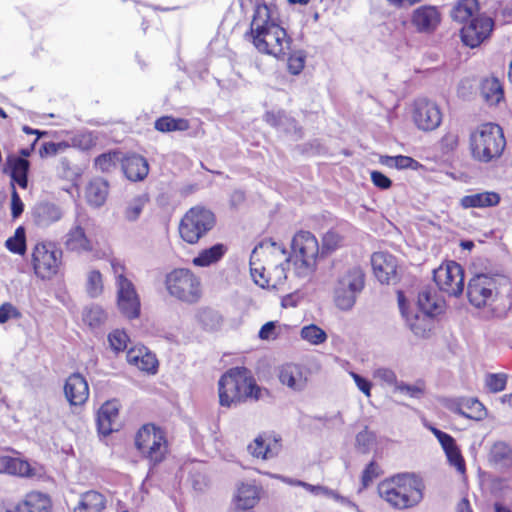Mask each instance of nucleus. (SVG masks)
Returning <instances> with one entry per match:
<instances>
[{
    "label": "nucleus",
    "mask_w": 512,
    "mask_h": 512,
    "mask_svg": "<svg viewBox=\"0 0 512 512\" xmlns=\"http://www.w3.org/2000/svg\"><path fill=\"white\" fill-rule=\"evenodd\" d=\"M15 512H52V500L48 494L33 491L16 505Z\"/></svg>",
    "instance_id": "24"
},
{
    "label": "nucleus",
    "mask_w": 512,
    "mask_h": 512,
    "mask_svg": "<svg viewBox=\"0 0 512 512\" xmlns=\"http://www.w3.org/2000/svg\"><path fill=\"white\" fill-rule=\"evenodd\" d=\"M379 476V466L375 461L369 462L362 472L361 482L363 487H368L370 483Z\"/></svg>",
    "instance_id": "57"
},
{
    "label": "nucleus",
    "mask_w": 512,
    "mask_h": 512,
    "mask_svg": "<svg viewBox=\"0 0 512 512\" xmlns=\"http://www.w3.org/2000/svg\"><path fill=\"white\" fill-rule=\"evenodd\" d=\"M197 321L205 330H216L221 324L220 314L211 308H201L196 315Z\"/></svg>",
    "instance_id": "42"
},
{
    "label": "nucleus",
    "mask_w": 512,
    "mask_h": 512,
    "mask_svg": "<svg viewBox=\"0 0 512 512\" xmlns=\"http://www.w3.org/2000/svg\"><path fill=\"white\" fill-rule=\"evenodd\" d=\"M248 373L245 367H234L221 376L218 382L221 406L229 408L249 397L259 398L260 389Z\"/></svg>",
    "instance_id": "4"
},
{
    "label": "nucleus",
    "mask_w": 512,
    "mask_h": 512,
    "mask_svg": "<svg viewBox=\"0 0 512 512\" xmlns=\"http://www.w3.org/2000/svg\"><path fill=\"white\" fill-rule=\"evenodd\" d=\"M309 369L294 363H287L279 367L278 378L282 385L294 392H302L308 384Z\"/></svg>",
    "instance_id": "16"
},
{
    "label": "nucleus",
    "mask_w": 512,
    "mask_h": 512,
    "mask_svg": "<svg viewBox=\"0 0 512 512\" xmlns=\"http://www.w3.org/2000/svg\"><path fill=\"white\" fill-rule=\"evenodd\" d=\"M0 473L29 477L32 475V468L25 460L3 455L0 456Z\"/></svg>",
    "instance_id": "34"
},
{
    "label": "nucleus",
    "mask_w": 512,
    "mask_h": 512,
    "mask_svg": "<svg viewBox=\"0 0 512 512\" xmlns=\"http://www.w3.org/2000/svg\"><path fill=\"white\" fill-rule=\"evenodd\" d=\"M341 236L335 231H328L323 236V249L326 251L335 250L341 243Z\"/></svg>",
    "instance_id": "59"
},
{
    "label": "nucleus",
    "mask_w": 512,
    "mask_h": 512,
    "mask_svg": "<svg viewBox=\"0 0 512 512\" xmlns=\"http://www.w3.org/2000/svg\"><path fill=\"white\" fill-rule=\"evenodd\" d=\"M127 362L148 374H155L158 368V361L153 353L146 347H133L127 351Z\"/></svg>",
    "instance_id": "23"
},
{
    "label": "nucleus",
    "mask_w": 512,
    "mask_h": 512,
    "mask_svg": "<svg viewBox=\"0 0 512 512\" xmlns=\"http://www.w3.org/2000/svg\"><path fill=\"white\" fill-rule=\"evenodd\" d=\"M424 484L412 473H401L378 486L380 497L395 509L404 510L418 505L423 499Z\"/></svg>",
    "instance_id": "3"
},
{
    "label": "nucleus",
    "mask_w": 512,
    "mask_h": 512,
    "mask_svg": "<svg viewBox=\"0 0 512 512\" xmlns=\"http://www.w3.org/2000/svg\"><path fill=\"white\" fill-rule=\"evenodd\" d=\"M165 286L171 297L183 303L194 304L201 298V280L189 269L172 270L166 275Z\"/></svg>",
    "instance_id": "8"
},
{
    "label": "nucleus",
    "mask_w": 512,
    "mask_h": 512,
    "mask_svg": "<svg viewBox=\"0 0 512 512\" xmlns=\"http://www.w3.org/2000/svg\"><path fill=\"white\" fill-rule=\"evenodd\" d=\"M62 260V250L52 242L37 243L32 252V264L35 274L49 279L57 274Z\"/></svg>",
    "instance_id": "12"
},
{
    "label": "nucleus",
    "mask_w": 512,
    "mask_h": 512,
    "mask_svg": "<svg viewBox=\"0 0 512 512\" xmlns=\"http://www.w3.org/2000/svg\"><path fill=\"white\" fill-rule=\"evenodd\" d=\"M248 35L262 54L277 59H284L289 54L291 38L282 26L275 0H255Z\"/></svg>",
    "instance_id": "1"
},
{
    "label": "nucleus",
    "mask_w": 512,
    "mask_h": 512,
    "mask_svg": "<svg viewBox=\"0 0 512 512\" xmlns=\"http://www.w3.org/2000/svg\"><path fill=\"white\" fill-rule=\"evenodd\" d=\"M489 457L495 464H504L512 459V449L503 441L496 442L491 447Z\"/></svg>",
    "instance_id": "47"
},
{
    "label": "nucleus",
    "mask_w": 512,
    "mask_h": 512,
    "mask_svg": "<svg viewBox=\"0 0 512 512\" xmlns=\"http://www.w3.org/2000/svg\"><path fill=\"white\" fill-rule=\"evenodd\" d=\"M64 394L70 405L78 406L84 404L89 397V386L85 377L80 373L71 374L66 379Z\"/></svg>",
    "instance_id": "20"
},
{
    "label": "nucleus",
    "mask_w": 512,
    "mask_h": 512,
    "mask_svg": "<svg viewBox=\"0 0 512 512\" xmlns=\"http://www.w3.org/2000/svg\"><path fill=\"white\" fill-rule=\"evenodd\" d=\"M64 215L60 205L50 201H40L35 204L32 216L38 227L46 228L60 221Z\"/></svg>",
    "instance_id": "21"
},
{
    "label": "nucleus",
    "mask_w": 512,
    "mask_h": 512,
    "mask_svg": "<svg viewBox=\"0 0 512 512\" xmlns=\"http://www.w3.org/2000/svg\"><path fill=\"white\" fill-rule=\"evenodd\" d=\"M413 119L420 130L432 131L440 126L442 113L435 102L420 98L414 103Z\"/></svg>",
    "instance_id": "15"
},
{
    "label": "nucleus",
    "mask_w": 512,
    "mask_h": 512,
    "mask_svg": "<svg viewBox=\"0 0 512 512\" xmlns=\"http://www.w3.org/2000/svg\"><path fill=\"white\" fill-rule=\"evenodd\" d=\"M281 449L278 439L272 436L260 435L248 446L249 452L257 458L268 459L276 456Z\"/></svg>",
    "instance_id": "26"
},
{
    "label": "nucleus",
    "mask_w": 512,
    "mask_h": 512,
    "mask_svg": "<svg viewBox=\"0 0 512 512\" xmlns=\"http://www.w3.org/2000/svg\"><path fill=\"white\" fill-rule=\"evenodd\" d=\"M260 499V488L253 482L241 483L235 496L233 509L252 510Z\"/></svg>",
    "instance_id": "28"
},
{
    "label": "nucleus",
    "mask_w": 512,
    "mask_h": 512,
    "mask_svg": "<svg viewBox=\"0 0 512 512\" xmlns=\"http://www.w3.org/2000/svg\"><path fill=\"white\" fill-rule=\"evenodd\" d=\"M417 305L420 312L432 315H438L443 309V301L430 288H423L419 292Z\"/></svg>",
    "instance_id": "31"
},
{
    "label": "nucleus",
    "mask_w": 512,
    "mask_h": 512,
    "mask_svg": "<svg viewBox=\"0 0 512 512\" xmlns=\"http://www.w3.org/2000/svg\"><path fill=\"white\" fill-rule=\"evenodd\" d=\"M501 197L494 191H483L465 195L460 199V205L464 209L495 207L500 203Z\"/></svg>",
    "instance_id": "29"
},
{
    "label": "nucleus",
    "mask_w": 512,
    "mask_h": 512,
    "mask_svg": "<svg viewBox=\"0 0 512 512\" xmlns=\"http://www.w3.org/2000/svg\"><path fill=\"white\" fill-rule=\"evenodd\" d=\"M257 269H251L252 277L254 278V281L257 285H259L262 288L270 287L276 288L279 285H282L284 280L287 278L286 274V268L284 267V264L276 265L273 270L274 280L272 283H270L271 279H266L263 275V273H259V278L256 276Z\"/></svg>",
    "instance_id": "41"
},
{
    "label": "nucleus",
    "mask_w": 512,
    "mask_h": 512,
    "mask_svg": "<svg viewBox=\"0 0 512 512\" xmlns=\"http://www.w3.org/2000/svg\"><path fill=\"white\" fill-rule=\"evenodd\" d=\"M372 441L373 435L367 429L359 432L356 436V446L363 453L369 451Z\"/></svg>",
    "instance_id": "58"
},
{
    "label": "nucleus",
    "mask_w": 512,
    "mask_h": 512,
    "mask_svg": "<svg viewBox=\"0 0 512 512\" xmlns=\"http://www.w3.org/2000/svg\"><path fill=\"white\" fill-rule=\"evenodd\" d=\"M119 403L116 400L105 402L98 410L96 425L99 434L107 436L117 430L119 416Z\"/></svg>",
    "instance_id": "22"
},
{
    "label": "nucleus",
    "mask_w": 512,
    "mask_h": 512,
    "mask_svg": "<svg viewBox=\"0 0 512 512\" xmlns=\"http://www.w3.org/2000/svg\"><path fill=\"white\" fill-rule=\"evenodd\" d=\"M24 210V204L16 192L15 189H13L12 195H11V214L13 218H18Z\"/></svg>",
    "instance_id": "63"
},
{
    "label": "nucleus",
    "mask_w": 512,
    "mask_h": 512,
    "mask_svg": "<svg viewBox=\"0 0 512 512\" xmlns=\"http://www.w3.org/2000/svg\"><path fill=\"white\" fill-rule=\"evenodd\" d=\"M122 168L125 176L134 182L142 181L149 172L147 160L138 154H132L124 158Z\"/></svg>",
    "instance_id": "27"
},
{
    "label": "nucleus",
    "mask_w": 512,
    "mask_h": 512,
    "mask_svg": "<svg viewBox=\"0 0 512 512\" xmlns=\"http://www.w3.org/2000/svg\"><path fill=\"white\" fill-rule=\"evenodd\" d=\"M86 291L92 298L100 296L103 292L102 274L98 270H91L87 275Z\"/></svg>",
    "instance_id": "48"
},
{
    "label": "nucleus",
    "mask_w": 512,
    "mask_h": 512,
    "mask_svg": "<svg viewBox=\"0 0 512 512\" xmlns=\"http://www.w3.org/2000/svg\"><path fill=\"white\" fill-rule=\"evenodd\" d=\"M478 9L477 0H459L451 11V17L454 21L465 25L478 15L476 14Z\"/></svg>",
    "instance_id": "38"
},
{
    "label": "nucleus",
    "mask_w": 512,
    "mask_h": 512,
    "mask_svg": "<svg viewBox=\"0 0 512 512\" xmlns=\"http://www.w3.org/2000/svg\"><path fill=\"white\" fill-rule=\"evenodd\" d=\"M350 376L353 378L357 388L367 397L371 396L372 383L367 378L359 375L356 372H350Z\"/></svg>",
    "instance_id": "60"
},
{
    "label": "nucleus",
    "mask_w": 512,
    "mask_h": 512,
    "mask_svg": "<svg viewBox=\"0 0 512 512\" xmlns=\"http://www.w3.org/2000/svg\"><path fill=\"white\" fill-rule=\"evenodd\" d=\"M298 484L315 496L334 498L336 500H341V501L345 500L343 497L339 496L335 491H333L325 486L312 485L307 482H299Z\"/></svg>",
    "instance_id": "51"
},
{
    "label": "nucleus",
    "mask_w": 512,
    "mask_h": 512,
    "mask_svg": "<svg viewBox=\"0 0 512 512\" xmlns=\"http://www.w3.org/2000/svg\"><path fill=\"white\" fill-rule=\"evenodd\" d=\"M117 289V306L119 311L128 319H136L140 315L141 302L135 285L124 274V266L112 262Z\"/></svg>",
    "instance_id": "11"
},
{
    "label": "nucleus",
    "mask_w": 512,
    "mask_h": 512,
    "mask_svg": "<svg viewBox=\"0 0 512 512\" xmlns=\"http://www.w3.org/2000/svg\"><path fill=\"white\" fill-rule=\"evenodd\" d=\"M395 391L404 393L411 398H420L424 393V388L418 384L412 385L401 381L397 384Z\"/></svg>",
    "instance_id": "55"
},
{
    "label": "nucleus",
    "mask_w": 512,
    "mask_h": 512,
    "mask_svg": "<svg viewBox=\"0 0 512 512\" xmlns=\"http://www.w3.org/2000/svg\"><path fill=\"white\" fill-rule=\"evenodd\" d=\"M365 286V274L358 265H350L340 271L333 288L335 306L341 311H350Z\"/></svg>",
    "instance_id": "6"
},
{
    "label": "nucleus",
    "mask_w": 512,
    "mask_h": 512,
    "mask_svg": "<svg viewBox=\"0 0 512 512\" xmlns=\"http://www.w3.org/2000/svg\"><path fill=\"white\" fill-rule=\"evenodd\" d=\"M494 21L485 14L472 18L461 28V40L464 45L476 48L488 39L493 31Z\"/></svg>",
    "instance_id": "14"
},
{
    "label": "nucleus",
    "mask_w": 512,
    "mask_h": 512,
    "mask_svg": "<svg viewBox=\"0 0 512 512\" xmlns=\"http://www.w3.org/2000/svg\"><path fill=\"white\" fill-rule=\"evenodd\" d=\"M419 163L405 155H397L396 156V169L402 170V169H416L418 167Z\"/></svg>",
    "instance_id": "64"
},
{
    "label": "nucleus",
    "mask_w": 512,
    "mask_h": 512,
    "mask_svg": "<svg viewBox=\"0 0 512 512\" xmlns=\"http://www.w3.org/2000/svg\"><path fill=\"white\" fill-rule=\"evenodd\" d=\"M505 146L503 130L494 123L483 124L470 135L472 156L481 162L500 157Z\"/></svg>",
    "instance_id": "5"
},
{
    "label": "nucleus",
    "mask_w": 512,
    "mask_h": 512,
    "mask_svg": "<svg viewBox=\"0 0 512 512\" xmlns=\"http://www.w3.org/2000/svg\"><path fill=\"white\" fill-rule=\"evenodd\" d=\"M7 162L12 181L17 183L23 189L27 188L28 172L30 169L29 161L24 158L9 157Z\"/></svg>",
    "instance_id": "37"
},
{
    "label": "nucleus",
    "mask_w": 512,
    "mask_h": 512,
    "mask_svg": "<svg viewBox=\"0 0 512 512\" xmlns=\"http://www.w3.org/2000/svg\"><path fill=\"white\" fill-rule=\"evenodd\" d=\"M292 256L287 262L293 263L294 272L300 278H308L316 268L319 244L309 231H300L291 242Z\"/></svg>",
    "instance_id": "7"
},
{
    "label": "nucleus",
    "mask_w": 512,
    "mask_h": 512,
    "mask_svg": "<svg viewBox=\"0 0 512 512\" xmlns=\"http://www.w3.org/2000/svg\"><path fill=\"white\" fill-rule=\"evenodd\" d=\"M147 199L145 196H136L126 203L123 211L124 218L129 222H134L140 217Z\"/></svg>",
    "instance_id": "45"
},
{
    "label": "nucleus",
    "mask_w": 512,
    "mask_h": 512,
    "mask_svg": "<svg viewBox=\"0 0 512 512\" xmlns=\"http://www.w3.org/2000/svg\"><path fill=\"white\" fill-rule=\"evenodd\" d=\"M485 384L492 393H498L506 388L507 376L504 373H489L486 375Z\"/></svg>",
    "instance_id": "50"
},
{
    "label": "nucleus",
    "mask_w": 512,
    "mask_h": 512,
    "mask_svg": "<svg viewBox=\"0 0 512 512\" xmlns=\"http://www.w3.org/2000/svg\"><path fill=\"white\" fill-rule=\"evenodd\" d=\"M512 292L510 279L500 273L474 275L467 287V296L476 308L487 307L495 317H503L510 309Z\"/></svg>",
    "instance_id": "2"
},
{
    "label": "nucleus",
    "mask_w": 512,
    "mask_h": 512,
    "mask_svg": "<svg viewBox=\"0 0 512 512\" xmlns=\"http://www.w3.org/2000/svg\"><path fill=\"white\" fill-rule=\"evenodd\" d=\"M373 377L386 385L394 386V389L399 383L395 371L387 367L376 368L373 372Z\"/></svg>",
    "instance_id": "53"
},
{
    "label": "nucleus",
    "mask_w": 512,
    "mask_h": 512,
    "mask_svg": "<svg viewBox=\"0 0 512 512\" xmlns=\"http://www.w3.org/2000/svg\"><path fill=\"white\" fill-rule=\"evenodd\" d=\"M108 196V182L103 178L92 179L86 188V199L91 206L101 207Z\"/></svg>",
    "instance_id": "32"
},
{
    "label": "nucleus",
    "mask_w": 512,
    "mask_h": 512,
    "mask_svg": "<svg viewBox=\"0 0 512 512\" xmlns=\"http://www.w3.org/2000/svg\"><path fill=\"white\" fill-rule=\"evenodd\" d=\"M398 305L403 318L406 320L407 325L416 336L424 337L426 333L431 330L433 322L432 318L435 315L426 314L424 312H420L419 310L413 316H409L406 307V300L401 291H398Z\"/></svg>",
    "instance_id": "19"
},
{
    "label": "nucleus",
    "mask_w": 512,
    "mask_h": 512,
    "mask_svg": "<svg viewBox=\"0 0 512 512\" xmlns=\"http://www.w3.org/2000/svg\"><path fill=\"white\" fill-rule=\"evenodd\" d=\"M135 446L152 466L161 463L168 452L164 431L154 424L143 425L136 434Z\"/></svg>",
    "instance_id": "9"
},
{
    "label": "nucleus",
    "mask_w": 512,
    "mask_h": 512,
    "mask_svg": "<svg viewBox=\"0 0 512 512\" xmlns=\"http://www.w3.org/2000/svg\"><path fill=\"white\" fill-rule=\"evenodd\" d=\"M6 248L18 255H23L26 251V235L23 227H18L12 237H9L5 242Z\"/></svg>",
    "instance_id": "46"
},
{
    "label": "nucleus",
    "mask_w": 512,
    "mask_h": 512,
    "mask_svg": "<svg viewBox=\"0 0 512 512\" xmlns=\"http://www.w3.org/2000/svg\"><path fill=\"white\" fill-rule=\"evenodd\" d=\"M428 429L433 433L440 443L442 449L445 452L449 464L456 468L460 473H464L466 470L465 461L458 448L455 439L448 433L441 431L434 426H428Z\"/></svg>",
    "instance_id": "17"
},
{
    "label": "nucleus",
    "mask_w": 512,
    "mask_h": 512,
    "mask_svg": "<svg viewBox=\"0 0 512 512\" xmlns=\"http://www.w3.org/2000/svg\"><path fill=\"white\" fill-rule=\"evenodd\" d=\"M227 252V247L222 243H217L209 248L201 250L192 263L197 267H208L217 263Z\"/></svg>",
    "instance_id": "36"
},
{
    "label": "nucleus",
    "mask_w": 512,
    "mask_h": 512,
    "mask_svg": "<svg viewBox=\"0 0 512 512\" xmlns=\"http://www.w3.org/2000/svg\"><path fill=\"white\" fill-rule=\"evenodd\" d=\"M438 288L450 296H458L464 289V273L460 264L449 261L433 271Z\"/></svg>",
    "instance_id": "13"
},
{
    "label": "nucleus",
    "mask_w": 512,
    "mask_h": 512,
    "mask_svg": "<svg viewBox=\"0 0 512 512\" xmlns=\"http://www.w3.org/2000/svg\"><path fill=\"white\" fill-rule=\"evenodd\" d=\"M106 319L107 313L99 305L93 304L84 309L83 320L92 328L100 326Z\"/></svg>",
    "instance_id": "43"
},
{
    "label": "nucleus",
    "mask_w": 512,
    "mask_h": 512,
    "mask_svg": "<svg viewBox=\"0 0 512 512\" xmlns=\"http://www.w3.org/2000/svg\"><path fill=\"white\" fill-rule=\"evenodd\" d=\"M154 127L160 132H173L188 130L189 121L184 118H174L172 116H162L155 121Z\"/></svg>",
    "instance_id": "40"
},
{
    "label": "nucleus",
    "mask_w": 512,
    "mask_h": 512,
    "mask_svg": "<svg viewBox=\"0 0 512 512\" xmlns=\"http://www.w3.org/2000/svg\"><path fill=\"white\" fill-rule=\"evenodd\" d=\"M117 159L116 153H103L95 158V166L102 172H108L116 165Z\"/></svg>",
    "instance_id": "54"
},
{
    "label": "nucleus",
    "mask_w": 512,
    "mask_h": 512,
    "mask_svg": "<svg viewBox=\"0 0 512 512\" xmlns=\"http://www.w3.org/2000/svg\"><path fill=\"white\" fill-rule=\"evenodd\" d=\"M373 273L382 284H389L396 279L397 260L387 252H375L371 256Z\"/></svg>",
    "instance_id": "18"
},
{
    "label": "nucleus",
    "mask_w": 512,
    "mask_h": 512,
    "mask_svg": "<svg viewBox=\"0 0 512 512\" xmlns=\"http://www.w3.org/2000/svg\"><path fill=\"white\" fill-rule=\"evenodd\" d=\"M440 23V14L435 7L421 6L414 10L412 24L418 32H432Z\"/></svg>",
    "instance_id": "25"
},
{
    "label": "nucleus",
    "mask_w": 512,
    "mask_h": 512,
    "mask_svg": "<svg viewBox=\"0 0 512 512\" xmlns=\"http://www.w3.org/2000/svg\"><path fill=\"white\" fill-rule=\"evenodd\" d=\"M371 181L376 187L380 189H388L392 185V181L389 177L376 170L371 172Z\"/></svg>",
    "instance_id": "62"
},
{
    "label": "nucleus",
    "mask_w": 512,
    "mask_h": 512,
    "mask_svg": "<svg viewBox=\"0 0 512 512\" xmlns=\"http://www.w3.org/2000/svg\"><path fill=\"white\" fill-rule=\"evenodd\" d=\"M454 412L476 421L482 420L487 413L484 405L476 398L462 399L457 403Z\"/></svg>",
    "instance_id": "33"
},
{
    "label": "nucleus",
    "mask_w": 512,
    "mask_h": 512,
    "mask_svg": "<svg viewBox=\"0 0 512 512\" xmlns=\"http://www.w3.org/2000/svg\"><path fill=\"white\" fill-rule=\"evenodd\" d=\"M288 56V70L293 75H298L302 72L305 66V54L303 51H297L294 53H291V50L289 51Z\"/></svg>",
    "instance_id": "52"
},
{
    "label": "nucleus",
    "mask_w": 512,
    "mask_h": 512,
    "mask_svg": "<svg viewBox=\"0 0 512 512\" xmlns=\"http://www.w3.org/2000/svg\"><path fill=\"white\" fill-rule=\"evenodd\" d=\"M106 505L104 495L97 491H87L81 495L74 512H101Z\"/></svg>",
    "instance_id": "35"
},
{
    "label": "nucleus",
    "mask_w": 512,
    "mask_h": 512,
    "mask_svg": "<svg viewBox=\"0 0 512 512\" xmlns=\"http://www.w3.org/2000/svg\"><path fill=\"white\" fill-rule=\"evenodd\" d=\"M215 222V215L211 210L202 206L192 207L180 222V236L185 242L195 244L214 227Z\"/></svg>",
    "instance_id": "10"
},
{
    "label": "nucleus",
    "mask_w": 512,
    "mask_h": 512,
    "mask_svg": "<svg viewBox=\"0 0 512 512\" xmlns=\"http://www.w3.org/2000/svg\"><path fill=\"white\" fill-rule=\"evenodd\" d=\"M265 120L271 126H274L276 128H281L283 123H285L286 121H289L290 119L288 118V116L286 115L285 112L279 111L277 113L267 112L265 114Z\"/></svg>",
    "instance_id": "61"
},
{
    "label": "nucleus",
    "mask_w": 512,
    "mask_h": 512,
    "mask_svg": "<svg viewBox=\"0 0 512 512\" xmlns=\"http://www.w3.org/2000/svg\"><path fill=\"white\" fill-rule=\"evenodd\" d=\"M20 311L11 303L5 302L0 305V324H5L10 319H19Z\"/></svg>",
    "instance_id": "56"
},
{
    "label": "nucleus",
    "mask_w": 512,
    "mask_h": 512,
    "mask_svg": "<svg viewBox=\"0 0 512 512\" xmlns=\"http://www.w3.org/2000/svg\"><path fill=\"white\" fill-rule=\"evenodd\" d=\"M65 246L70 251L78 253L92 251V242L87 238L84 228L76 224L65 236Z\"/></svg>",
    "instance_id": "30"
},
{
    "label": "nucleus",
    "mask_w": 512,
    "mask_h": 512,
    "mask_svg": "<svg viewBox=\"0 0 512 512\" xmlns=\"http://www.w3.org/2000/svg\"><path fill=\"white\" fill-rule=\"evenodd\" d=\"M481 95L490 105L498 104L504 97V92L500 81L495 77L482 80Z\"/></svg>",
    "instance_id": "39"
},
{
    "label": "nucleus",
    "mask_w": 512,
    "mask_h": 512,
    "mask_svg": "<svg viewBox=\"0 0 512 512\" xmlns=\"http://www.w3.org/2000/svg\"><path fill=\"white\" fill-rule=\"evenodd\" d=\"M300 336L312 345H319L327 340V333L315 324L302 327Z\"/></svg>",
    "instance_id": "44"
},
{
    "label": "nucleus",
    "mask_w": 512,
    "mask_h": 512,
    "mask_svg": "<svg viewBox=\"0 0 512 512\" xmlns=\"http://www.w3.org/2000/svg\"><path fill=\"white\" fill-rule=\"evenodd\" d=\"M128 340V335L123 330L116 329L108 335L109 346L115 353L124 351L127 348Z\"/></svg>",
    "instance_id": "49"
}]
</instances>
